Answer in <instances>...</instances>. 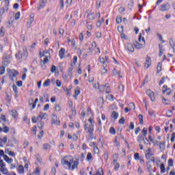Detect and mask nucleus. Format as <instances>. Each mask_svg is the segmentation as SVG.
Instances as JSON below:
<instances>
[{
  "instance_id": "f8f14e48",
  "label": "nucleus",
  "mask_w": 175,
  "mask_h": 175,
  "mask_svg": "<svg viewBox=\"0 0 175 175\" xmlns=\"http://www.w3.org/2000/svg\"><path fill=\"white\" fill-rule=\"evenodd\" d=\"M47 118V113L41 112L38 117L37 118V121H42L43 119L46 120Z\"/></svg>"
},
{
  "instance_id": "6ab92c4d",
  "label": "nucleus",
  "mask_w": 175,
  "mask_h": 175,
  "mask_svg": "<svg viewBox=\"0 0 175 175\" xmlns=\"http://www.w3.org/2000/svg\"><path fill=\"white\" fill-rule=\"evenodd\" d=\"M56 120H57V116L53 115L51 124H59L61 122L59 120L57 121Z\"/></svg>"
},
{
  "instance_id": "f704fd0d",
  "label": "nucleus",
  "mask_w": 175,
  "mask_h": 175,
  "mask_svg": "<svg viewBox=\"0 0 175 175\" xmlns=\"http://www.w3.org/2000/svg\"><path fill=\"white\" fill-rule=\"evenodd\" d=\"M2 121H3L4 122H6V121H8V120H6V116L5 115H1L0 116V122H2Z\"/></svg>"
},
{
  "instance_id": "b1692460",
  "label": "nucleus",
  "mask_w": 175,
  "mask_h": 175,
  "mask_svg": "<svg viewBox=\"0 0 175 175\" xmlns=\"http://www.w3.org/2000/svg\"><path fill=\"white\" fill-rule=\"evenodd\" d=\"M113 143L115 144V146L117 148H120V143L118 142V137H115Z\"/></svg>"
},
{
  "instance_id": "a18cd8bd",
  "label": "nucleus",
  "mask_w": 175,
  "mask_h": 175,
  "mask_svg": "<svg viewBox=\"0 0 175 175\" xmlns=\"http://www.w3.org/2000/svg\"><path fill=\"white\" fill-rule=\"evenodd\" d=\"M109 133L111 135H116V129H114V127H111L109 129Z\"/></svg>"
},
{
  "instance_id": "052dcab7",
  "label": "nucleus",
  "mask_w": 175,
  "mask_h": 175,
  "mask_svg": "<svg viewBox=\"0 0 175 175\" xmlns=\"http://www.w3.org/2000/svg\"><path fill=\"white\" fill-rule=\"evenodd\" d=\"M142 133H143L144 137H146L147 136V128L144 127L143 129Z\"/></svg>"
},
{
  "instance_id": "39448f33",
  "label": "nucleus",
  "mask_w": 175,
  "mask_h": 175,
  "mask_svg": "<svg viewBox=\"0 0 175 175\" xmlns=\"http://www.w3.org/2000/svg\"><path fill=\"white\" fill-rule=\"evenodd\" d=\"M98 59L100 62V64H103V68H107V64H109L110 61H109V56H105V57H102V56H100L98 57Z\"/></svg>"
},
{
  "instance_id": "338daca9",
  "label": "nucleus",
  "mask_w": 175,
  "mask_h": 175,
  "mask_svg": "<svg viewBox=\"0 0 175 175\" xmlns=\"http://www.w3.org/2000/svg\"><path fill=\"white\" fill-rule=\"evenodd\" d=\"M20 19V12H18L15 14V20H19Z\"/></svg>"
},
{
  "instance_id": "aec40b11",
  "label": "nucleus",
  "mask_w": 175,
  "mask_h": 175,
  "mask_svg": "<svg viewBox=\"0 0 175 175\" xmlns=\"http://www.w3.org/2000/svg\"><path fill=\"white\" fill-rule=\"evenodd\" d=\"M18 172L19 174H23V173H24V166L23 165L18 166Z\"/></svg>"
},
{
  "instance_id": "a211bd4d",
  "label": "nucleus",
  "mask_w": 175,
  "mask_h": 175,
  "mask_svg": "<svg viewBox=\"0 0 175 175\" xmlns=\"http://www.w3.org/2000/svg\"><path fill=\"white\" fill-rule=\"evenodd\" d=\"M0 171L3 173L4 175H10L9 174V172H8V168L4 167V168H0Z\"/></svg>"
},
{
  "instance_id": "58836bf2",
  "label": "nucleus",
  "mask_w": 175,
  "mask_h": 175,
  "mask_svg": "<svg viewBox=\"0 0 175 175\" xmlns=\"http://www.w3.org/2000/svg\"><path fill=\"white\" fill-rule=\"evenodd\" d=\"M8 6H5V8L0 9V16H2V14H4V13H5V10H8Z\"/></svg>"
},
{
  "instance_id": "f3484780",
  "label": "nucleus",
  "mask_w": 175,
  "mask_h": 175,
  "mask_svg": "<svg viewBox=\"0 0 175 175\" xmlns=\"http://www.w3.org/2000/svg\"><path fill=\"white\" fill-rule=\"evenodd\" d=\"M159 57H161V55H163V53H165V49H163V46L159 44Z\"/></svg>"
},
{
  "instance_id": "8fccbe9b",
  "label": "nucleus",
  "mask_w": 175,
  "mask_h": 175,
  "mask_svg": "<svg viewBox=\"0 0 175 175\" xmlns=\"http://www.w3.org/2000/svg\"><path fill=\"white\" fill-rule=\"evenodd\" d=\"M44 150H50V144H43Z\"/></svg>"
},
{
  "instance_id": "393cba45",
  "label": "nucleus",
  "mask_w": 175,
  "mask_h": 175,
  "mask_svg": "<svg viewBox=\"0 0 175 175\" xmlns=\"http://www.w3.org/2000/svg\"><path fill=\"white\" fill-rule=\"evenodd\" d=\"M163 88H166V89L165 90H163V93L166 92L167 95H170V92H172V90L170 89L167 88V86H166V85H164Z\"/></svg>"
},
{
  "instance_id": "09e8293b",
  "label": "nucleus",
  "mask_w": 175,
  "mask_h": 175,
  "mask_svg": "<svg viewBox=\"0 0 175 175\" xmlns=\"http://www.w3.org/2000/svg\"><path fill=\"white\" fill-rule=\"evenodd\" d=\"M5 74V66H2L0 67V75H4Z\"/></svg>"
},
{
  "instance_id": "5fc2aeb1",
  "label": "nucleus",
  "mask_w": 175,
  "mask_h": 175,
  "mask_svg": "<svg viewBox=\"0 0 175 175\" xmlns=\"http://www.w3.org/2000/svg\"><path fill=\"white\" fill-rule=\"evenodd\" d=\"M163 103L164 105H169L170 103V101L168 99L163 98Z\"/></svg>"
},
{
  "instance_id": "c756f323",
  "label": "nucleus",
  "mask_w": 175,
  "mask_h": 175,
  "mask_svg": "<svg viewBox=\"0 0 175 175\" xmlns=\"http://www.w3.org/2000/svg\"><path fill=\"white\" fill-rule=\"evenodd\" d=\"M87 161L90 162V161H92V154L91 152H88L86 157Z\"/></svg>"
},
{
  "instance_id": "dca6fc26",
  "label": "nucleus",
  "mask_w": 175,
  "mask_h": 175,
  "mask_svg": "<svg viewBox=\"0 0 175 175\" xmlns=\"http://www.w3.org/2000/svg\"><path fill=\"white\" fill-rule=\"evenodd\" d=\"M73 68H74L73 64H71L70 66L68 68V76H69V77H72V76Z\"/></svg>"
},
{
  "instance_id": "2f4dec72",
  "label": "nucleus",
  "mask_w": 175,
  "mask_h": 175,
  "mask_svg": "<svg viewBox=\"0 0 175 175\" xmlns=\"http://www.w3.org/2000/svg\"><path fill=\"white\" fill-rule=\"evenodd\" d=\"M103 158L106 162H107V159H109V152L105 151L104 154H103Z\"/></svg>"
},
{
  "instance_id": "9b49d317",
  "label": "nucleus",
  "mask_w": 175,
  "mask_h": 175,
  "mask_svg": "<svg viewBox=\"0 0 175 175\" xmlns=\"http://www.w3.org/2000/svg\"><path fill=\"white\" fill-rule=\"evenodd\" d=\"M126 50H128V51H130V53H133L135 51L133 44H132L131 43H127L126 45Z\"/></svg>"
},
{
  "instance_id": "a19ab883",
  "label": "nucleus",
  "mask_w": 175,
  "mask_h": 175,
  "mask_svg": "<svg viewBox=\"0 0 175 175\" xmlns=\"http://www.w3.org/2000/svg\"><path fill=\"white\" fill-rule=\"evenodd\" d=\"M72 2H73V0H66V8H69V6L72 5Z\"/></svg>"
},
{
  "instance_id": "412c9836",
  "label": "nucleus",
  "mask_w": 175,
  "mask_h": 175,
  "mask_svg": "<svg viewBox=\"0 0 175 175\" xmlns=\"http://www.w3.org/2000/svg\"><path fill=\"white\" fill-rule=\"evenodd\" d=\"M119 116L120 115L118 114V112H116V111L112 112L111 117H112V118H113V120H117V118H118Z\"/></svg>"
},
{
  "instance_id": "ddd939ff",
  "label": "nucleus",
  "mask_w": 175,
  "mask_h": 175,
  "mask_svg": "<svg viewBox=\"0 0 175 175\" xmlns=\"http://www.w3.org/2000/svg\"><path fill=\"white\" fill-rule=\"evenodd\" d=\"M96 17L98 18V20L97 21L96 25L98 28H100V27L102 25V22H100V13L96 12Z\"/></svg>"
},
{
  "instance_id": "680f3d73",
  "label": "nucleus",
  "mask_w": 175,
  "mask_h": 175,
  "mask_svg": "<svg viewBox=\"0 0 175 175\" xmlns=\"http://www.w3.org/2000/svg\"><path fill=\"white\" fill-rule=\"evenodd\" d=\"M5 166V163H3V160H0V167L1 169H3Z\"/></svg>"
},
{
  "instance_id": "4c0bfd02",
  "label": "nucleus",
  "mask_w": 175,
  "mask_h": 175,
  "mask_svg": "<svg viewBox=\"0 0 175 175\" xmlns=\"http://www.w3.org/2000/svg\"><path fill=\"white\" fill-rule=\"evenodd\" d=\"M12 88H13V91H14V94H18V88H17V86H16V85H13Z\"/></svg>"
},
{
  "instance_id": "c9c22d12",
  "label": "nucleus",
  "mask_w": 175,
  "mask_h": 175,
  "mask_svg": "<svg viewBox=\"0 0 175 175\" xmlns=\"http://www.w3.org/2000/svg\"><path fill=\"white\" fill-rule=\"evenodd\" d=\"M5 35V27H1L0 29V36L3 37Z\"/></svg>"
},
{
  "instance_id": "a878e982",
  "label": "nucleus",
  "mask_w": 175,
  "mask_h": 175,
  "mask_svg": "<svg viewBox=\"0 0 175 175\" xmlns=\"http://www.w3.org/2000/svg\"><path fill=\"white\" fill-rule=\"evenodd\" d=\"M51 83V81L50 79H47L43 83L44 87H49L50 85V83Z\"/></svg>"
},
{
  "instance_id": "37998d69",
  "label": "nucleus",
  "mask_w": 175,
  "mask_h": 175,
  "mask_svg": "<svg viewBox=\"0 0 175 175\" xmlns=\"http://www.w3.org/2000/svg\"><path fill=\"white\" fill-rule=\"evenodd\" d=\"M23 121L25 122H27V124H29V122H31V120L28 119V116H25L23 117Z\"/></svg>"
},
{
  "instance_id": "4be33fe9",
  "label": "nucleus",
  "mask_w": 175,
  "mask_h": 175,
  "mask_svg": "<svg viewBox=\"0 0 175 175\" xmlns=\"http://www.w3.org/2000/svg\"><path fill=\"white\" fill-rule=\"evenodd\" d=\"M39 122L38 123V126L39 128V129H43V126H44V122H43V121L42 120H38Z\"/></svg>"
},
{
  "instance_id": "79ce46f5",
  "label": "nucleus",
  "mask_w": 175,
  "mask_h": 175,
  "mask_svg": "<svg viewBox=\"0 0 175 175\" xmlns=\"http://www.w3.org/2000/svg\"><path fill=\"white\" fill-rule=\"evenodd\" d=\"M146 167L148 170H151V169L152 168V165H150V161L146 162Z\"/></svg>"
},
{
  "instance_id": "69168bd1",
  "label": "nucleus",
  "mask_w": 175,
  "mask_h": 175,
  "mask_svg": "<svg viewBox=\"0 0 175 175\" xmlns=\"http://www.w3.org/2000/svg\"><path fill=\"white\" fill-rule=\"evenodd\" d=\"M173 165H174V163H173V159H170L168 160V166H169V167H172V166H173Z\"/></svg>"
},
{
  "instance_id": "2eb2a0df",
  "label": "nucleus",
  "mask_w": 175,
  "mask_h": 175,
  "mask_svg": "<svg viewBox=\"0 0 175 175\" xmlns=\"http://www.w3.org/2000/svg\"><path fill=\"white\" fill-rule=\"evenodd\" d=\"M150 66H151V57H147L145 62V68H146V69H148Z\"/></svg>"
},
{
  "instance_id": "e2e57ef3",
  "label": "nucleus",
  "mask_w": 175,
  "mask_h": 175,
  "mask_svg": "<svg viewBox=\"0 0 175 175\" xmlns=\"http://www.w3.org/2000/svg\"><path fill=\"white\" fill-rule=\"evenodd\" d=\"M3 132H4V133H9V128L8 127V126L3 127Z\"/></svg>"
},
{
  "instance_id": "0e129e2a",
  "label": "nucleus",
  "mask_w": 175,
  "mask_h": 175,
  "mask_svg": "<svg viewBox=\"0 0 175 175\" xmlns=\"http://www.w3.org/2000/svg\"><path fill=\"white\" fill-rule=\"evenodd\" d=\"M75 95H80V88L77 87L75 91Z\"/></svg>"
},
{
  "instance_id": "9d476101",
  "label": "nucleus",
  "mask_w": 175,
  "mask_h": 175,
  "mask_svg": "<svg viewBox=\"0 0 175 175\" xmlns=\"http://www.w3.org/2000/svg\"><path fill=\"white\" fill-rule=\"evenodd\" d=\"M17 76H18V72L17 70H13L10 73V77L12 80V81H13V80H14L13 78L14 77H17Z\"/></svg>"
},
{
  "instance_id": "4468645a",
  "label": "nucleus",
  "mask_w": 175,
  "mask_h": 175,
  "mask_svg": "<svg viewBox=\"0 0 175 175\" xmlns=\"http://www.w3.org/2000/svg\"><path fill=\"white\" fill-rule=\"evenodd\" d=\"M65 49L64 48H61L59 51V56L60 57V59H64L65 57Z\"/></svg>"
},
{
  "instance_id": "864d4df0",
  "label": "nucleus",
  "mask_w": 175,
  "mask_h": 175,
  "mask_svg": "<svg viewBox=\"0 0 175 175\" xmlns=\"http://www.w3.org/2000/svg\"><path fill=\"white\" fill-rule=\"evenodd\" d=\"M167 117H172V116H173V111L170 109H169L167 112Z\"/></svg>"
},
{
  "instance_id": "bf43d9fd",
  "label": "nucleus",
  "mask_w": 175,
  "mask_h": 175,
  "mask_svg": "<svg viewBox=\"0 0 175 175\" xmlns=\"http://www.w3.org/2000/svg\"><path fill=\"white\" fill-rule=\"evenodd\" d=\"M43 8H44V2L42 1V3H40L38 5V10H40V9H43Z\"/></svg>"
},
{
  "instance_id": "473e14b6",
  "label": "nucleus",
  "mask_w": 175,
  "mask_h": 175,
  "mask_svg": "<svg viewBox=\"0 0 175 175\" xmlns=\"http://www.w3.org/2000/svg\"><path fill=\"white\" fill-rule=\"evenodd\" d=\"M3 63L5 66H8V65L10 64V62L8 60V58L5 57L3 59Z\"/></svg>"
},
{
  "instance_id": "1a4fd4ad",
  "label": "nucleus",
  "mask_w": 175,
  "mask_h": 175,
  "mask_svg": "<svg viewBox=\"0 0 175 175\" xmlns=\"http://www.w3.org/2000/svg\"><path fill=\"white\" fill-rule=\"evenodd\" d=\"M86 13H88V15H87L88 20H89L90 21H92L95 20V14L94 12H88V11H87Z\"/></svg>"
},
{
  "instance_id": "0eeeda50",
  "label": "nucleus",
  "mask_w": 175,
  "mask_h": 175,
  "mask_svg": "<svg viewBox=\"0 0 175 175\" xmlns=\"http://www.w3.org/2000/svg\"><path fill=\"white\" fill-rule=\"evenodd\" d=\"M152 155H154V154H152V150H151V148H148L145 154V158L150 161L152 157Z\"/></svg>"
},
{
  "instance_id": "5701e85b",
  "label": "nucleus",
  "mask_w": 175,
  "mask_h": 175,
  "mask_svg": "<svg viewBox=\"0 0 175 175\" xmlns=\"http://www.w3.org/2000/svg\"><path fill=\"white\" fill-rule=\"evenodd\" d=\"M134 46H135V49H143V44H139V42H135L134 43Z\"/></svg>"
},
{
  "instance_id": "7c9ffc66",
  "label": "nucleus",
  "mask_w": 175,
  "mask_h": 175,
  "mask_svg": "<svg viewBox=\"0 0 175 175\" xmlns=\"http://www.w3.org/2000/svg\"><path fill=\"white\" fill-rule=\"evenodd\" d=\"M138 118H139V124H140V125H143V124H144V120H143V115L139 114V115L138 116Z\"/></svg>"
},
{
  "instance_id": "7ed1b4c3",
  "label": "nucleus",
  "mask_w": 175,
  "mask_h": 175,
  "mask_svg": "<svg viewBox=\"0 0 175 175\" xmlns=\"http://www.w3.org/2000/svg\"><path fill=\"white\" fill-rule=\"evenodd\" d=\"M84 130L85 131V132L87 133H89L90 136V139L91 140H92V139H96V137H94V126H91V125H88L87 124H85L83 126Z\"/></svg>"
},
{
  "instance_id": "423d86ee",
  "label": "nucleus",
  "mask_w": 175,
  "mask_h": 175,
  "mask_svg": "<svg viewBox=\"0 0 175 175\" xmlns=\"http://www.w3.org/2000/svg\"><path fill=\"white\" fill-rule=\"evenodd\" d=\"M160 12H166L170 9V5L169 3H165L159 6Z\"/></svg>"
},
{
  "instance_id": "c03bdc74",
  "label": "nucleus",
  "mask_w": 175,
  "mask_h": 175,
  "mask_svg": "<svg viewBox=\"0 0 175 175\" xmlns=\"http://www.w3.org/2000/svg\"><path fill=\"white\" fill-rule=\"evenodd\" d=\"M43 135H44V132L43 131V130H41L38 135V139H42L43 137Z\"/></svg>"
},
{
  "instance_id": "4d7b16f0",
  "label": "nucleus",
  "mask_w": 175,
  "mask_h": 175,
  "mask_svg": "<svg viewBox=\"0 0 175 175\" xmlns=\"http://www.w3.org/2000/svg\"><path fill=\"white\" fill-rule=\"evenodd\" d=\"M116 23L117 24H121V23H122V18L120 16H117Z\"/></svg>"
},
{
  "instance_id": "603ef678",
  "label": "nucleus",
  "mask_w": 175,
  "mask_h": 175,
  "mask_svg": "<svg viewBox=\"0 0 175 175\" xmlns=\"http://www.w3.org/2000/svg\"><path fill=\"white\" fill-rule=\"evenodd\" d=\"M10 114L11 116H12L13 117H17V111L16 110H12L10 111Z\"/></svg>"
},
{
  "instance_id": "f03ea898",
  "label": "nucleus",
  "mask_w": 175,
  "mask_h": 175,
  "mask_svg": "<svg viewBox=\"0 0 175 175\" xmlns=\"http://www.w3.org/2000/svg\"><path fill=\"white\" fill-rule=\"evenodd\" d=\"M27 57H28V49L25 46L23 48V51H19L15 54V58L18 64H21L23 61H25Z\"/></svg>"
},
{
  "instance_id": "bb28decb",
  "label": "nucleus",
  "mask_w": 175,
  "mask_h": 175,
  "mask_svg": "<svg viewBox=\"0 0 175 175\" xmlns=\"http://www.w3.org/2000/svg\"><path fill=\"white\" fill-rule=\"evenodd\" d=\"M137 142L140 143V142H143L144 140V137H143V134L140 133L137 138Z\"/></svg>"
},
{
  "instance_id": "49530a36",
  "label": "nucleus",
  "mask_w": 175,
  "mask_h": 175,
  "mask_svg": "<svg viewBox=\"0 0 175 175\" xmlns=\"http://www.w3.org/2000/svg\"><path fill=\"white\" fill-rule=\"evenodd\" d=\"M134 159H135V161H139L140 159V155L139 154L138 152L135 153Z\"/></svg>"
},
{
  "instance_id": "72a5a7b5",
  "label": "nucleus",
  "mask_w": 175,
  "mask_h": 175,
  "mask_svg": "<svg viewBox=\"0 0 175 175\" xmlns=\"http://www.w3.org/2000/svg\"><path fill=\"white\" fill-rule=\"evenodd\" d=\"M162 70V64L159 63L157 64V73H160V72Z\"/></svg>"
},
{
  "instance_id": "e433bc0d",
  "label": "nucleus",
  "mask_w": 175,
  "mask_h": 175,
  "mask_svg": "<svg viewBox=\"0 0 175 175\" xmlns=\"http://www.w3.org/2000/svg\"><path fill=\"white\" fill-rule=\"evenodd\" d=\"M88 121L90 123V124H89V125H90L92 126H95V121L94 120H92V118H89Z\"/></svg>"
},
{
  "instance_id": "6e6d98bb",
  "label": "nucleus",
  "mask_w": 175,
  "mask_h": 175,
  "mask_svg": "<svg viewBox=\"0 0 175 175\" xmlns=\"http://www.w3.org/2000/svg\"><path fill=\"white\" fill-rule=\"evenodd\" d=\"M35 157H36L37 161H38V162H39L40 163H42V157H40V155H39V154H36Z\"/></svg>"
},
{
  "instance_id": "3c124183",
  "label": "nucleus",
  "mask_w": 175,
  "mask_h": 175,
  "mask_svg": "<svg viewBox=\"0 0 175 175\" xmlns=\"http://www.w3.org/2000/svg\"><path fill=\"white\" fill-rule=\"evenodd\" d=\"M55 111H57V113L61 111V106H59V105H56L55 106Z\"/></svg>"
},
{
  "instance_id": "ea45409f",
  "label": "nucleus",
  "mask_w": 175,
  "mask_h": 175,
  "mask_svg": "<svg viewBox=\"0 0 175 175\" xmlns=\"http://www.w3.org/2000/svg\"><path fill=\"white\" fill-rule=\"evenodd\" d=\"M119 124L120 125H124V124H125V118L122 117L120 120H119Z\"/></svg>"
},
{
  "instance_id": "c85d7f7f",
  "label": "nucleus",
  "mask_w": 175,
  "mask_h": 175,
  "mask_svg": "<svg viewBox=\"0 0 175 175\" xmlns=\"http://www.w3.org/2000/svg\"><path fill=\"white\" fill-rule=\"evenodd\" d=\"M133 0H131L130 3L128 4V8L129 10H132L133 9Z\"/></svg>"
},
{
  "instance_id": "de8ad7c7",
  "label": "nucleus",
  "mask_w": 175,
  "mask_h": 175,
  "mask_svg": "<svg viewBox=\"0 0 175 175\" xmlns=\"http://www.w3.org/2000/svg\"><path fill=\"white\" fill-rule=\"evenodd\" d=\"M96 175H103V170L102 168H99L96 172Z\"/></svg>"
},
{
  "instance_id": "6e6552de",
  "label": "nucleus",
  "mask_w": 175,
  "mask_h": 175,
  "mask_svg": "<svg viewBox=\"0 0 175 175\" xmlns=\"http://www.w3.org/2000/svg\"><path fill=\"white\" fill-rule=\"evenodd\" d=\"M146 94L150 98V100L154 102L155 100V96H154V92L151 91L150 90H146Z\"/></svg>"
},
{
  "instance_id": "cd10ccee",
  "label": "nucleus",
  "mask_w": 175,
  "mask_h": 175,
  "mask_svg": "<svg viewBox=\"0 0 175 175\" xmlns=\"http://www.w3.org/2000/svg\"><path fill=\"white\" fill-rule=\"evenodd\" d=\"M160 170H161V173H165V172H166V167H165V164L163 163L161 164Z\"/></svg>"
},
{
  "instance_id": "f257e3e1",
  "label": "nucleus",
  "mask_w": 175,
  "mask_h": 175,
  "mask_svg": "<svg viewBox=\"0 0 175 175\" xmlns=\"http://www.w3.org/2000/svg\"><path fill=\"white\" fill-rule=\"evenodd\" d=\"M62 165L64 166L65 169L73 171L75 169H77L79 166V159L76 161H73V157H67L62 161Z\"/></svg>"
},
{
  "instance_id": "774afa93",
  "label": "nucleus",
  "mask_w": 175,
  "mask_h": 175,
  "mask_svg": "<svg viewBox=\"0 0 175 175\" xmlns=\"http://www.w3.org/2000/svg\"><path fill=\"white\" fill-rule=\"evenodd\" d=\"M59 5H60V9H64V0H60L59 1Z\"/></svg>"
},
{
  "instance_id": "20e7f679",
  "label": "nucleus",
  "mask_w": 175,
  "mask_h": 175,
  "mask_svg": "<svg viewBox=\"0 0 175 175\" xmlns=\"http://www.w3.org/2000/svg\"><path fill=\"white\" fill-rule=\"evenodd\" d=\"M100 92H105L106 94H110V85L109 83H105L104 85H100Z\"/></svg>"
},
{
  "instance_id": "13d9d810",
  "label": "nucleus",
  "mask_w": 175,
  "mask_h": 175,
  "mask_svg": "<svg viewBox=\"0 0 175 175\" xmlns=\"http://www.w3.org/2000/svg\"><path fill=\"white\" fill-rule=\"evenodd\" d=\"M94 88H95V90H100V85H99V83H94L93 85Z\"/></svg>"
}]
</instances>
